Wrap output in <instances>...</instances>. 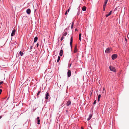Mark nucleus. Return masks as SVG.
Instances as JSON below:
<instances>
[{"label": "nucleus", "instance_id": "6e6552de", "mask_svg": "<svg viewBox=\"0 0 129 129\" xmlns=\"http://www.w3.org/2000/svg\"><path fill=\"white\" fill-rule=\"evenodd\" d=\"M49 96V94L48 93H46V96L45 97V98L47 100L48 99V97Z\"/></svg>", "mask_w": 129, "mask_h": 129}, {"label": "nucleus", "instance_id": "1a4fd4ad", "mask_svg": "<svg viewBox=\"0 0 129 129\" xmlns=\"http://www.w3.org/2000/svg\"><path fill=\"white\" fill-rule=\"evenodd\" d=\"M63 54V50L62 49H61L59 55L60 56H62Z\"/></svg>", "mask_w": 129, "mask_h": 129}, {"label": "nucleus", "instance_id": "cd10ccee", "mask_svg": "<svg viewBox=\"0 0 129 129\" xmlns=\"http://www.w3.org/2000/svg\"><path fill=\"white\" fill-rule=\"evenodd\" d=\"M3 83V81H1L0 82V85Z\"/></svg>", "mask_w": 129, "mask_h": 129}, {"label": "nucleus", "instance_id": "2f4dec72", "mask_svg": "<svg viewBox=\"0 0 129 129\" xmlns=\"http://www.w3.org/2000/svg\"><path fill=\"white\" fill-rule=\"evenodd\" d=\"M67 14V11H66V12H65V14L66 15Z\"/></svg>", "mask_w": 129, "mask_h": 129}, {"label": "nucleus", "instance_id": "393cba45", "mask_svg": "<svg viewBox=\"0 0 129 129\" xmlns=\"http://www.w3.org/2000/svg\"><path fill=\"white\" fill-rule=\"evenodd\" d=\"M101 97V95L100 94H99L98 96V98L100 99Z\"/></svg>", "mask_w": 129, "mask_h": 129}, {"label": "nucleus", "instance_id": "e433bc0d", "mask_svg": "<svg viewBox=\"0 0 129 129\" xmlns=\"http://www.w3.org/2000/svg\"><path fill=\"white\" fill-rule=\"evenodd\" d=\"M44 42H45V39H44Z\"/></svg>", "mask_w": 129, "mask_h": 129}, {"label": "nucleus", "instance_id": "f3484780", "mask_svg": "<svg viewBox=\"0 0 129 129\" xmlns=\"http://www.w3.org/2000/svg\"><path fill=\"white\" fill-rule=\"evenodd\" d=\"M20 55L21 56H22L23 55V52L20 51L19 53V55Z\"/></svg>", "mask_w": 129, "mask_h": 129}, {"label": "nucleus", "instance_id": "20e7f679", "mask_svg": "<svg viewBox=\"0 0 129 129\" xmlns=\"http://www.w3.org/2000/svg\"><path fill=\"white\" fill-rule=\"evenodd\" d=\"M15 32H16V30L15 29H14L12 31V32L11 33V36H14L15 35Z\"/></svg>", "mask_w": 129, "mask_h": 129}, {"label": "nucleus", "instance_id": "b1692460", "mask_svg": "<svg viewBox=\"0 0 129 129\" xmlns=\"http://www.w3.org/2000/svg\"><path fill=\"white\" fill-rule=\"evenodd\" d=\"M64 39V37H63L62 36L61 38V41H62Z\"/></svg>", "mask_w": 129, "mask_h": 129}, {"label": "nucleus", "instance_id": "dca6fc26", "mask_svg": "<svg viewBox=\"0 0 129 129\" xmlns=\"http://www.w3.org/2000/svg\"><path fill=\"white\" fill-rule=\"evenodd\" d=\"M81 34L80 33L79 34V40L80 41H81Z\"/></svg>", "mask_w": 129, "mask_h": 129}, {"label": "nucleus", "instance_id": "6ab92c4d", "mask_svg": "<svg viewBox=\"0 0 129 129\" xmlns=\"http://www.w3.org/2000/svg\"><path fill=\"white\" fill-rule=\"evenodd\" d=\"M108 0H105V2L104 3V4L106 5V4Z\"/></svg>", "mask_w": 129, "mask_h": 129}, {"label": "nucleus", "instance_id": "c756f323", "mask_svg": "<svg viewBox=\"0 0 129 129\" xmlns=\"http://www.w3.org/2000/svg\"><path fill=\"white\" fill-rule=\"evenodd\" d=\"M37 47H38L39 46V44L38 43H37L36 45Z\"/></svg>", "mask_w": 129, "mask_h": 129}, {"label": "nucleus", "instance_id": "4be33fe9", "mask_svg": "<svg viewBox=\"0 0 129 129\" xmlns=\"http://www.w3.org/2000/svg\"><path fill=\"white\" fill-rule=\"evenodd\" d=\"M72 25L71 27V28H72L73 27V24H74V23L73 22H72Z\"/></svg>", "mask_w": 129, "mask_h": 129}, {"label": "nucleus", "instance_id": "c9c22d12", "mask_svg": "<svg viewBox=\"0 0 129 129\" xmlns=\"http://www.w3.org/2000/svg\"><path fill=\"white\" fill-rule=\"evenodd\" d=\"M2 117L1 116H0V119Z\"/></svg>", "mask_w": 129, "mask_h": 129}, {"label": "nucleus", "instance_id": "a19ab883", "mask_svg": "<svg viewBox=\"0 0 129 129\" xmlns=\"http://www.w3.org/2000/svg\"><path fill=\"white\" fill-rule=\"evenodd\" d=\"M70 67L71 66L70 65Z\"/></svg>", "mask_w": 129, "mask_h": 129}, {"label": "nucleus", "instance_id": "4c0bfd02", "mask_svg": "<svg viewBox=\"0 0 129 129\" xmlns=\"http://www.w3.org/2000/svg\"><path fill=\"white\" fill-rule=\"evenodd\" d=\"M105 90V88H103V90Z\"/></svg>", "mask_w": 129, "mask_h": 129}, {"label": "nucleus", "instance_id": "7c9ffc66", "mask_svg": "<svg viewBox=\"0 0 129 129\" xmlns=\"http://www.w3.org/2000/svg\"><path fill=\"white\" fill-rule=\"evenodd\" d=\"M70 8H69V9L67 11V12H69L70 11Z\"/></svg>", "mask_w": 129, "mask_h": 129}, {"label": "nucleus", "instance_id": "f8f14e48", "mask_svg": "<svg viewBox=\"0 0 129 129\" xmlns=\"http://www.w3.org/2000/svg\"><path fill=\"white\" fill-rule=\"evenodd\" d=\"M71 101H68L67 102V106H69L70 105H71Z\"/></svg>", "mask_w": 129, "mask_h": 129}, {"label": "nucleus", "instance_id": "5701e85b", "mask_svg": "<svg viewBox=\"0 0 129 129\" xmlns=\"http://www.w3.org/2000/svg\"><path fill=\"white\" fill-rule=\"evenodd\" d=\"M67 32L63 34V36H66L67 35Z\"/></svg>", "mask_w": 129, "mask_h": 129}, {"label": "nucleus", "instance_id": "7ed1b4c3", "mask_svg": "<svg viewBox=\"0 0 129 129\" xmlns=\"http://www.w3.org/2000/svg\"><path fill=\"white\" fill-rule=\"evenodd\" d=\"M117 55L116 54H114L112 56V58L113 60H114L117 57Z\"/></svg>", "mask_w": 129, "mask_h": 129}, {"label": "nucleus", "instance_id": "9b49d317", "mask_svg": "<svg viewBox=\"0 0 129 129\" xmlns=\"http://www.w3.org/2000/svg\"><path fill=\"white\" fill-rule=\"evenodd\" d=\"M86 8L85 6H84L82 7V10L83 11H85L86 10Z\"/></svg>", "mask_w": 129, "mask_h": 129}, {"label": "nucleus", "instance_id": "72a5a7b5", "mask_svg": "<svg viewBox=\"0 0 129 129\" xmlns=\"http://www.w3.org/2000/svg\"><path fill=\"white\" fill-rule=\"evenodd\" d=\"M100 99L98 98V101H99L100 100Z\"/></svg>", "mask_w": 129, "mask_h": 129}, {"label": "nucleus", "instance_id": "4468645a", "mask_svg": "<svg viewBox=\"0 0 129 129\" xmlns=\"http://www.w3.org/2000/svg\"><path fill=\"white\" fill-rule=\"evenodd\" d=\"M92 116V115L91 114H90L89 115V117L87 118V120L88 121L91 118Z\"/></svg>", "mask_w": 129, "mask_h": 129}, {"label": "nucleus", "instance_id": "2eb2a0df", "mask_svg": "<svg viewBox=\"0 0 129 129\" xmlns=\"http://www.w3.org/2000/svg\"><path fill=\"white\" fill-rule=\"evenodd\" d=\"M38 39L37 37H36L34 39V42L35 43L38 40Z\"/></svg>", "mask_w": 129, "mask_h": 129}, {"label": "nucleus", "instance_id": "9d476101", "mask_svg": "<svg viewBox=\"0 0 129 129\" xmlns=\"http://www.w3.org/2000/svg\"><path fill=\"white\" fill-rule=\"evenodd\" d=\"M112 12V11H110L109 13L107 14L106 15V17H107L109 16L111 14Z\"/></svg>", "mask_w": 129, "mask_h": 129}, {"label": "nucleus", "instance_id": "f704fd0d", "mask_svg": "<svg viewBox=\"0 0 129 129\" xmlns=\"http://www.w3.org/2000/svg\"><path fill=\"white\" fill-rule=\"evenodd\" d=\"M75 31H76L77 30V29H75Z\"/></svg>", "mask_w": 129, "mask_h": 129}, {"label": "nucleus", "instance_id": "c85d7f7f", "mask_svg": "<svg viewBox=\"0 0 129 129\" xmlns=\"http://www.w3.org/2000/svg\"><path fill=\"white\" fill-rule=\"evenodd\" d=\"M2 91V90L1 89H0V94H1Z\"/></svg>", "mask_w": 129, "mask_h": 129}, {"label": "nucleus", "instance_id": "58836bf2", "mask_svg": "<svg viewBox=\"0 0 129 129\" xmlns=\"http://www.w3.org/2000/svg\"><path fill=\"white\" fill-rule=\"evenodd\" d=\"M82 129H83L82 127H81Z\"/></svg>", "mask_w": 129, "mask_h": 129}, {"label": "nucleus", "instance_id": "ddd939ff", "mask_svg": "<svg viewBox=\"0 0 129 129\" xmlns=\"http://www.w3.org/2000/svg\"><path fill=\"white\" fill-rule=\"evenodd\" d=\"M37 121H38V124H40V120L39 119V117H38L37 118Z\"/></svg>", "mask_w": 129, "mask_h": 129}, {"label": "nucleus", "instance_id": "ea45409f", "mask_svg": "<svg viewBox=\"0 0 129 129\" xmlns=\"http://www.w3.org/2000/svg\"><path fill=\"white\" fill-rule=\"evenodd\" d=\"M31 51H30L29 52Z\"/></svg>", "mask_w": 129, "mask_h": 129}, {"label": "nucleus", "instance_id": "473e14b6", "mask_svg": "<svg viewBox=\"0 0 129 129\" xmlns=\"http://www.w3.org/2000/svg\"><path fill=\"white\" fill-rule=\"evenodd\" d=\"M77 50L76 49H75V50H74V52L75 53H76V52H77Z\"/></svg>", "mask_w": 129, "mask_h": 129}, {"label": "nucleus", "instance_id": "0eeeda50", "mask_svg": "<svg viewBox=\"0 0 129 129\" xmlns=\"http://www.w3.org/2000/svg\"><path fill=\"white\" fill-rule=\"evenodd\" d=\"M26 13L27 14H29L30 13L31 10L29 9H27L26 11Z\"/></svg>", "mask_w": 129, "mask_h": 129}, {"label": "nucleus", "instance_id": "bb28decb", "mask_svg": "<svg viewBox=\"0 0 129 129\" xmlns=\"http://www.w3.org/2000/svg\"><path fill=\"white\" fill-rule=\"evenodd\" d=\"M96 103V100H95L93 102V104L94 105Z\"/></svg>", "mask_w": 129, "mask_h": 129}, {"label": "nucleus", "instance_id": "412c9836", "mask_svg": "<svg viewBox=\"0 0 129 129\" xmlns=\"http://www.w3.org/2000/svg\"><path fill=\"white\" fill-rule=\"evenodd\" d=\"M40 92H41V91H39L38 92V93H37V96L38 98V95L40 94Z\"/></svg>", "mask_w": 129, "mask_h": 129}, {"label": "nucleus", "instance_id": "a878e982", "mask_svg": "<svg viewBox=\"0 0 129 129\" xmlns=\"http://www.w3.org/2000/svg\"><path fill=\"white\" fill-rule=\"evenodd\" d=\"M33 46H30L29 47V49L30 50H31Z\"/></svg>", "mask_w": 129, "mask_h": 129}, {"label": "nucleus", "instance_id": "a211bd4d", "mask_svg": "<svg viewBox=\"0 0 129 129\" xmlns=\"http://www.w3.org/2000/svg\"><path fill=\"white\" fill-rule=\"evenodd\" d=\"M60 59V57L59 56H58V59L57 60V62H58Z\"/></svg>", "mask_w": 129, "mask_h": 129}, {"label": "nucleus", "instance_id": "f03ea898", "mask_svg": "<svg viewBox=\"0 0 129 129\" xmlns=\"http://www.w3.org/2000/svg\"><path fill=\"white\" fill-rule=\"evenodd\" d=\"M112 50V49L111 48H108L106 49L105 52L107 53H108L110 52Z\"/></svg>", "mask_w": 129, "mask_h": 129}, {"label": "nucleus", "instance_id": "f257e3e1", "mask_svg": "<svg viewBox=\"0 0 129 129\" xmlns=\"http://www.w3.org/2000/svg\"><path fill=\"white\" fill-rule=\"evenodd\" d=\"M109 68L111 71L115 72H116V69L114 67L111 66L109 67Z\"/></svg>", "mask_w": 129, "mask_h": 129}, {"label": "nucleus", "instance_id": "423d86ee", "mask_svg": "<svg viewBox=\"0 0 129 129\" xmlns=\"http://www.w3.org/2000/svg\"><path fill=\"white\" fill-rule=\"evenodd\" d=\"M73 42V37H71L70 39V44L71 45V47H72V45Z\"/></svg>", "mask_w": 129, "mask_h": 129}, {"label": "nucleus", "instance_id": "aec40b11", "mask_svg": "<svg viewBox=\"0 0 129 129\" xmlns=\"http://www.w3.org/2000/svg\"><path fill=\"white\" fill-rule=\"evenodd\" d=\"M106 6V5L104 4L103 6V9L104 11H105V10Z\"/></svg>", "mask_w": 129, "mask_h": 129}, {"label": "nucleus", "instance_id": "39448f33", "mask_svg": "<svg viewBox=\"0 0 129 129\" xmlns=\"http://www.w3.org/2000/svg\"><path fill=\"white\" fill-rule=\"evenodd\" d=\"M68 77H70L71 75V72L70 70H68Z\"/></svg>", "mask_w": 129, "mask_h": 129}]
</instances>
